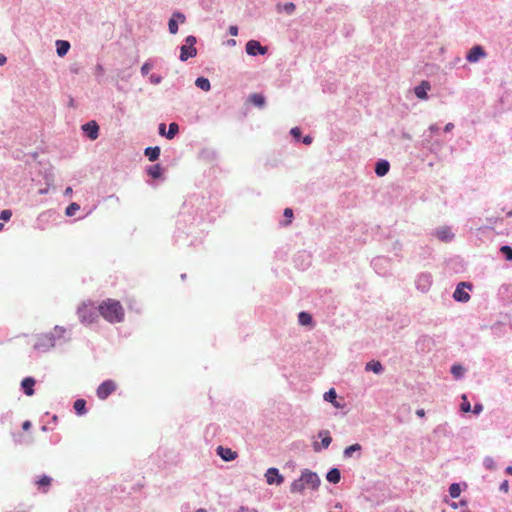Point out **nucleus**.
<instances>
[{"instance_id": "c03bdc74", "label": "nucleus", "mask_w": 512, "mask_h": 512, "mask_svg": "<svg viewBox=\"0 0 512 512\" xmlns=\"http://www.w3.org/2000/svg\"><path fill=\"white\" fill-rule=\"evenodd\" d=\"M285 10L288 13H292L295 10V5L293 3H287L285 5Z\"/></svg>"}, {"instance_id": "423d86ee", "label": "nucleus", "mask_w": 512, "mask_h": 512, "mask_svg": "<svg viewBox=\"0 0 512 512\" xmlns=\"http://www.w3.org/2000/svg\"><path fill=\"white\" fill-rule=\"evenodd\" d=\"M465 287L470 288L471 286L465 282L458 284L453 294V297L456 301L467 302L470 299V295L465 291Z\"/></svg>"}, {"instance_id": "39448f33", "label": "nucleus", "mask_w": 512, "mask_h": 512, "mask_svg": "<svg viewBox=\"0 0 512 512\" xmlns=\"http://www.w3.org/2000/svg\"><path fill=\"white\" fill-rule=\"evenodd\" d=\"M267 47L262 46L259 41L250 40L246 43V52L251 56H255L257 54L264 55L267 53Z\"/></svg>"}, {"instance_id": "603ef678", "label": "nucleus", "mask_w": 512, "mask_h": 512, "mask_svg": "<svg viewBox=\"0 0 512 512\" xmlns=\"http://www.w3.org/2000/svg\"><path fill=\"white\" fill-rule=\"evenodd\" d=\"M239 512H256V510H250L247 507H240Z\"/></svg>"}, {"instance_id": "7ed1b4c3", "label": "nucleus", "mask_w": 512, "mask_h": 512, "mask_svg": "<svg viewBox=\"0 0 512 512\" xmlns=\"http://www.w3.org/2000/svg\"><path fill=\"white\" fill-rule=\"evenodd\" d=\"M78 316L81 322L83 323H93L97 320L98 315L96 313V308L93 304H82L78 309Z\"/></svg>"}, {"instance_id": "f3484780", "label": "nucleus", "mask_w": 512, "mask_h": 512, "mask_svg": "<svg viewBox=\"0 0 512 512\" xmlns=\"http://www.w3.org/2000/svg\"><path fill=\"white\" fill-rule=\"evenodd\" d=\"M389 168H390L389 163L385 160H381V161L377 162V164H376L375 173L378 176L382 177L388 173Z\"/></svg>"}, {"instance_id": "37998d69", "label": "nucleus", "mask_w": 512, "mask_h": 512, "mask_svg": "<svg viewBox=\"0 0 512 512\" xmlns=\"http://www.w3.org/2000/svg\"><path fill=\"white\" fill-rule=\"evenodd\" d=\"M229 33L232 36H237L238 35V27L235 26V25L230 26L229 27Z\"/></svg>"}, {"instance_id": "cd10ccee", "label": "nucleus", "mask_w": 512, "mask_h": 512, "mask_svg": "<svg viewBox=\"0 0 512 512\" xmlns=\"http://www.w3.org/2000/svg\"><path fill=\"white\" fill-rule=\"evenodd\" d=\"M179 131V126L177 123H171L169 125V129H168V132L165 134L166 138L168 139H172L175 137V135L178 133Z\"/></svg>"}, {"instance_id": "b1692460", "label": "nucleus", "mask_w": 512, "mask_h": 512, "mask_svg": "<svg viewBox=\"0 0 512 512\" xmlns=\"http://www.w3.org/2000/svg\"><path fill=\"white\" fill-rule=\"evenodd\" d=\"M298 321L301 325H310L312 323V316L307 312H300L298 315Z\"/></svg>"}, {"instance_id": "5fc2aeb1", "label": "nucleus", "mask_w": 512, "mask_h": 512, "mask_svg": "<svg viewBox=\"0 0 512 512\" xmlns=\"http://www.w3.org/2000/svg\"><path fill=\"white\" fill-rule=\"evenodd\" d=\"M151 82L156 83V84H157V83H159V82H160V77L155 78V77L152 75V76H151Z\"/></svg>"}, {"instance_id": "13d9d810", "label": "nucleus", "mask_w": 512, "mask_h": 512, "mask_svg": "<svg viewBox=\"0 0 512 512\" xmlns=\"http://www.w3.org/2000/svg\"><path fill=\"white\" fill-rule=\"evenodd\" d=\"M506 471H507L508 474H512V467L511 466L508 467Z\"/></svg>"}, {"instance_id": "ddd939ff", "label": "nucleus", "mask_w": 512, "mask_h": 512, "mask_svg": "<svg viewBox=\"0 0 512 512\" xmlns=\"http://www.w3.org/2000/svg\"><path fill=\"white\" fill-rule=\"evenodd\" d=\"M52 483V478L47 475H42L36 482L38 490L46 493Z\"/></svg>"}, {"instance_id": "79ce46f5", "label": "nucleus", "mask_w": 512, "mask_h": 512, "mask_svg": "<svg viewBox=\"0 0 512 512\" xmlns=\"http://www.w3.org/2000/svg\"><path fill=\"white\" fill-rule=\"evenodd\" d=\"M482 409H483V406L481 404H475L474 408H473V410H471V412H473L474 414H479L482 412Z\"/></svg>"}, {"instance_id": "c85d7f7f", "label": "nucleus", "mask_w": 512, "mask_h": 512, "mask_svg": "<svg viewBox=\"0 0 512 512\" xmlns=\"http://www.w3.org/2000/svg\"><path fill=\"white\" fill-rule=\"evenodd\" d=\"M460 493H461V488L459 486V484L457 483H453L450 485L449 487V494L452 498H457L460 496Z\"/></svg>"}, {"instance_id": "4c0bfd02", "label": "nucleus", "mask_w": 512, "mask_h": 512, "mask_svg": "<svg viewBox=\"0 0 512 512\" xmlns=\"http://www.w3.org/2000/svg\"><path fill=\"white\" fill-rule=\"evenodd\" d=\"M172 16L176 19L177 23H184L186 21L185 15L181 12H174Z\"/></svg>"}, {"instance_id": "8fccbe9b", "label": "nucleus", "mask_w": 512, "mask_h": 512, "mask_svg": "<svg viewBox=\"0 0 512 512\" xmlns=\"http://www.w3.org/2000/svg\"><path fill=\"white\" fill-rule=\"evenodd\" d=\"M303 142H304L305 144H307V145H308V144H311V143H312V137H310V136H305V137L303 138Z\"/></svg>"}, {"instance_id": "f03ea898", "label": "nucleus", "mask_w": 512, "mask_h": 512, "mask_svg": "<svg viewBox=\"0 0 512 512\" xmlns=\"http://www.w3.org/2000/svg\"><path fill=\"white\" fill-rule=\"evenodd\" d=\"M320 485V478L315 472L304 469L301 476L294 480L290 486L292 493H302L305 489L316 490Z\"/></svg>"}, {"instance_id": "393cba45", "label": "nucleus", "mask_w": 512, "mask_h": 512, "mask_svg": "<svg viewBox=\"0 0 512 512\" xmlns=\"http://www.w3.org/2000/svg\"><path fill=\"white\" fill-rule=\"evenodd\" d=\"M147 173L149 176H151L154 179L159 178L162 174L160 165L156 164V165L149 167V169L147 170Z\"/></svg>"}, {"instance_id": "72a5a7b5", "label": "nucleus", "mask_w": 512, "mask_h": 512, "mask_svg": "<svg viewBox=\"0 0 512 512\" xmlns=\"http://www.w3.org/2000/svg\"><path fill=\"white\" fill-rule=\"evenodd\" d=\"M451 373L456 377L459 378L464 373V368L460 365H453L451 368Z\"/></svg>"}, {"instance_id": "0eeeda50", "label": "nucleus", "mask_w": 512, "mask_h": 512, "mask_svg": "<svg viewBox=\"0 0 512 512\" xmlns=\"http://www.w3.org/2000/svg\"><path fill=\"white\" fill-rule=\"evenodd\" d=\"M486 56V52L483 49V47L476 45L473 48L470 49L468 52L466 59L470 63L477 62L480 58H483Z\"/></svg>"}, {"instance_id": "5701e85b", "label": "nucleus", "mask_w": 512, "mask_h": 512, "mask_svg": "<svg viewBox=\"0 0 512 512\" xmlns=\"http://www.w3.org/2000/svg\"><path fill=\"white\" fill-rule=\"evenodd\" d=\"M318 436L321 438L322 447L327 448L332 441V438L329 435V431H327V430L320 431Z\"/></svg>"}, {"instance_id": "a878e982", "label": "nucleus", "mask_w": 512, "mask_h": 512, "mask_svg": "<svg viewBox=\"0 0 512 512\" xmlns=\"http://www.w3.org/2000/svg\"><path fill=\"white\" fill-rule=\"evenodd\" d=\"M85 406H86V401L84 399H77L74 402L73 407L78 414H84V413H86Z\"/></svg>"}, {"instance_id": "f257e3e1", "label": "nucleus", "mask_w": 512, "mask_h": 512, "mask_svg": "<svg viewBox=\"0 0 512 512\" xmlns=\"http://www.w3.org/2000/svg\"><path fill=\"white\" fill-rule=\"evenodd\" d=\"M97 310L109 323L122 322L125 317V311L122 304L118 300L112 298L102 301Z\"/></svg>"}, {"instance_id": "3c124183", "label": "nucleus", "mask_w": 512, "mask_h": 512, "mask_svg": "<svg viewBox=\"0 0 512 512\" xmlns=\"http://www.w3.org/2000/svg\"><path fill=\"white\" fill-rule=\"evenodd\" d=\"M6 61L7 58L3 54H0V66L4 65Z\"/></svg>"}, {"instance_id": "2f4dec72", "label": "nucleus", "mask_w": 512, "mask_h": 512, "mask_svg": "<svg viewBox=\"0 0 512 512\" xmlns=\"http://www.w3.org/2000/svg\"><path fill=\"white\" fill-rule=\"evenodd\" d=\"M361 449V446L359 444H353L351 446H348L344 450V456L345 457H351L353 455V452L359 451Z\"/></svg>"}, {"instance_id": "680f3d73", "label": "nucleus", "mask_w": 512, "mask_h": 512, "mask_svg": "<svg viewBox=\"0 0 512 512\" xmlns=\"http://www.w3.org/2000/svg\"><path fill=\"white\" fill-rule=\"evenodd\" d=\"M4 225L0 223V231L3 229Z\"/></svg>"}, {"instance_id": "a211bd4d", "label": "nucleus", "mask_w": 512, "mask_h": 512, "mask_svg": "<svg viewBox=\"0 0 512 512\" xmlns=\"http://www.w3.org/2000/svg\"><path fill=\"white\" fill-rule=\"evenodd\" d=\"M436 236H437V238H439L440 240H442L444 242H448L453 239V234H452L451 230L447 227L437 230Z\"/></svg>"}, {"instance_id": "a19ab883", "label": "nucleus", "mask_w": 512, "mask_h": 512, "mask_svg": "<svg viewBox=\"0 0 512 512\" xmlns=\"http://www.w3.org/2000/svg\"><path fill=\"white\" fill-rule=\"evenodd\" d=\"M291 134L296 138L298 139L301 135V131L298 127H294L291 129Z\"/></svg>"}, {"instance_id": "09e8293b", "label": "nucleus", "mask_w": 512, "mask_h": 512, "mask_svg": "<svg viewBox=\"0 0 512 512\" xmlns=\"http://www.w3.org/2000/svg\"><path fill=\"white\" fill-rule=\"evenodd\" d=\"M429 130L432 133H436L439 130V128H438V126L436 124H433V125H430Z\"/></svg>"}, {"instance_id": "ea45409f", "label": "nucleus", "mask_w": 512, "mask_h": 512, "mask_svg": "<svg viewBox=\"0 0 512 512\" xmlns=\"http://www.w3.org/2000/svg\"><path fill=\"white\" fill-rule=\"evenodd\" d=\"M186 42V45L188 47H195V44H196V38L192 35L188 36L185 40Z\"/></svg>"}, {"instance_id": "473e14b6", "label": "nucleus", "mask_w": 512, "mask_h": 512, "mask_svg": "<svg viewBox=\"0 0 512 512\" xmlns=\"http://www.w3.org/2000/svg\"><path fill=\"white\" fill-rule=\"evenodd\" d=\"M168 28L171 34H176L178 32V23L173 16L169 20Z\"/></svg>"}, {"instance_id": "c9c22d12", "label": "nucleus", "mask_w": 512, "mask_h": 512, "mask_svg": "<svg viewBox=\"0 0 512 512\" xmlns=\"http://www.w3.org/2000/svg\"><path fill=\"white\" fill-rule=\"evenodd\" d=\"M284 217L286 218V221H285L284 225H289L292 222V218H293V211H292V209L286 208L284 210Z\"/></svg>"}, {"instance_id": "7c9ffc66", "label": "nucleus", "mask_w": 512, "mask_h": 512, "mask_svg": "<svg viewBox=\"0 0 512 512\" xmlns=\"http://www.w3.org/2000/svg\"><path fill=\"white\" fill-rule=\"evenodd\" d=\"M80 209V206L73 202L71 203L65 210V214L69 217L75 215V213Z\"/></svg>"}, {"instance_id": "20e7f679", "label": "nucleus", "mask_w": 512, "mask_h": 512, "mask_svg": "<svg viewBox=\"0 0 512 512\" xmlns=\"http://www.w3.org/2000/svg\"><path fill=\"white\" fill-rule=\"evenodd\" d=\"M117 389V384L114 380H106L101 383L97 390V397L101 400H105L108 396H110Z\"/></svg>"}, {"instance_id": "f704fd0d", "label": "nucleus", "mask_w": 512, "mask_h": 512, "mask_svg": "<svg viewBox=\"0 0 512 512\" xmlns=\"http://www.w3.org/2000/svg\"><path fill=\"white\" fill-rule=\"evenodd\" d=\"M500 251L505 255L507 260H512V248L510 246H502Z\"/></svg>"}, {"instance_id": "9d476101", "label": "nucleus", "mask_w": 512, "mask_h": 512, "mask_svg": "<svg viewBox=\"0 0 512 512\" xmlns=\"http://www.w3.org/2000/svg\"><path fill=\"white\" fill-rule=\"evenodd\" d=\"M431 89V85L428 81H422L418 86L415 87L414 93L419 99H427V92Z\"/></svg>"}, {"instance_id": "e2e57ef3", "label": "nucleus", "mask_w": 512, "mask_h": 512, "mask_svg": "<svg viewBox=\"0 0 512 512\" xmlns=\"http://www.w3.org/2000/svg\"><path fill=\"white\" fill-rule=\"evenodd\" d=\"M314 448H315V450H319V447L317 444H315Z\"/></svg>"}, {"instance_id": "a18cd8bd", "label": "nucleus", "mask_w": 512, "mask_h": 512, "mask_svg": "<svg viewBox=\"0 0 512 512\" xmlns=\"http://www.w3.org/2000/svg\"><path fill=\"white\" fill-rule=\"evenodd\" d=\"M508 487H509V485H508V481H507V480H505V481L501 484V486H500V490H501V491H504V492H508Z\"/></svg>"}, {"instance_id": "c756f323", "label": "nucleus", "mask_w": 512, "mask_h": 512, "mask_svg": "<svg viewBox=\"0 0 512 512\" xmlns=\"http://www.w3.org/2000/svg\"><path fill=\"white\" fill-rule=\"evenodd\" d=\"M460 409L464 413L471 412V404L468 401L466 395H462V402H461V405H460Z\"/></svg>"}, {"instance_id": "4468645a", "label": "nucleus", "mask_w": 512, "mask_h": 512, "mask_svg": "<svg viewBox=\"0 0 512 512\" xmlns=\"http://www.w3.org/2000/svg\"><path fill=\"white\" fill-rule=\"evenodd\" d=\"M197 49L195 47H188L187 45L181 46L180 60L186 61L189 58L196 56Z\"/></svg>"}, {"instance_id": "dca6fc26", "label": "nucleus", "mask_w": 512, "mask_h": 512, "mask_svg": "<svg viewBox=\"0 0 512 512\" xmlns=\"http://www.w3.org/2000/svg\"><path fill=\"white\" fill-rule=\"evenodd\" d=\"M56 47L58 56L63 57L68 53L70 49V43L65 40H58L56 42Z\"/></svg>"}, {"instance_id": "4d7b16f0", "label": "nucleus", "mask_w": 512, "mask_h": 512, "mask_svg": "<svg viewBox=\"0 0 512 512\" xmlns=\"http://www.w3.org/2000/svg\"><path fill=\"white\" fill-rule=\"evenodd\" d=\"M417 416H424V411L423 410H418L417 411Z\"/></svg>"}, {"instance_id": "58836bf2", "label": "nucleus", "mask_w": 512, "mask_h": 512, "mask_svg": "<svg viewBox=\"0 0 512 512\" xmlns=\"http://www.w3.org/2000/svg\"><path fill=\"white\" fill-rule=\"evenodd\" d=\"M152 68V65L148 62L144 63L141 67V73L142 75H147L149 73V71L151 70Z\"/></svg>"}, {"instance_id": "bb28decb", "label": "nucleus", "mask_w": 512, "mask_h": 512, "mask_svg": "<svg viewBox=\"0 0 512 512\" xmlns=\"http://www.w3.org/2000/svg\"><path fill=\"white\" fill-rule=\"evenodd\" d=\"M337 394L335 389L331 388L328 392L324 394V399L326 401L331 402L334 406H338V403H336Z\"/></svg>"}, {"instance_id": "864d4df0", "label": "nucleus", "mask_w": 512, "mask_h": 512, "mask_svg": "<svg viewBox=\"0 0 512 512\" xmlns=\"http://www.w3.org/2000/svg\"><path fill=\"white\" fill-rule=\"evenodd\" d=\"M30 425H31V424H30V422H29V421H25V422L23 423L22 427H23V429H24V430H27V429L30 427Z\"/></svg>"}, {"instance_id": "412c9836", "label": "nucleus", "mask_w": 512, "mask_h": 512, "mask_svg": "<svg viewBox=\"0 0 512 512\" xmlns=\"http://www.w3.org/2000/svg\"><path fill=\"white\" fill-rule=\"evenodd\" d=\"M195 85L203 91H209L211 88L210 81L204 77H198L195 81Z\"/></svg>"}, {"instance_id": "e433bc0d", "label": "nucleus", "mask_w": 512, "mask_h": 512, "mask_svg": "<svg viewBox=\"0 0 512 512\" xmlns=\"http://www.w3.org/2000/svg\"><path fill=\"white\" fill-rule=\"evenodd\" d=\"M12 216V212L11 210H8V209H5L3 211H1L0 213V219L3 220V221H8Z\"/></svg>"}, {"instance_id": "2eb2a0df", "label": "nucleus", "mask_w": 512, "mask_h": 512, "mask_svg": "<svg viewBox=\"0 0 512 512\" xmlns=\"http://www.w3.org/2000/svg\"><path fill=\"white\" fill-rule=\"evenodd\" d=\"M146 157H148L149 161H156L160 156V148L158 146L155 147H147L144 151Z\"/></svg>"}, {"instance_id": "9b49d317", "label": "nucleus", "mask_w": 512, "mask_h": 512, "mask_svg": "<svg viewBox=\"0 0 512 512\" xmlns=\"http://www.w3.org/2000/svg\"><path fill=\"white\" fill-rule=\"evenodd\" d=\"M35 379L32 377H26L21 382V387L23 389V392L27 396H32L34 394V386H35Z\"/></svg>"}, {"instance_id": "1a4fd4ad", "label": "nucleus", "mask_w": 512, "mask_h": 512, "mask_svg": "<svg viewBox=\"0 0 512 512\" xmlns=\"http://www.w3.org/2000/svg\"><path fill=\"white\" fill-rule=\"evenodd\" d=\"M265 476L268 484L276 483L280 485L284 481V477L279 474L278 469L276 468H269Z\"/></svg>"}, {"instance_id": "de8ad7c7", "label": "nucleus", "mask_w": 512, "mask_h": 512, "mask_svg": "<svg viewBox=\"0 0 512 512\" xmlns=\"http://www.w3.org/2000/svg\"><path fill=\"white\" fill-rule=\"evenodd\" d=\"M165 129H166V125L165 124L162 123V124L159 125V133L161 135H165L166 134L165 133Z\"/></svg>"}, {"instance_id": "aec40b11", "label": "nucleus", "mask_w": 512, "mask_h": 512, "mask_svg": "<svg viewBox=\"0 0 512 512\" xmlns=\"http://www.w3.org/2000/svg\"><path fill=\"white\" fill-rule=\"evenodd\" d=\"M366 371H373L374 373L378 374L382 372L383 366L379 361H370L365 366Z\"/></svg>"}, {"instance_id": "052dcab7", "label": "nucleus", "mask_w": 512, "mask_h": 512, "mask_svg": "<svg viewBox=\"0 0 512 512\" xmlns=\"http://www.w3.org/2000/svg\"><path fill=\"white\" fill-rule=\"evenodd\" d=\"M195 512H207V511L203 508H200V509H197Z\"/></svg>"}, {"instance_id": "49530a36", "label": "nucleus", "mask_w": 512, "mask_h": 512, "mask_svg": "<svg viewBox=\"0 0 512 512\" xmlns=\"http://www.w3.org/2000/svg\"><path fill=\"white\" fill-rule=\"evenodd\" d=\"M453 128H454L453 123H448V124L445 125L444 131L445 132H450Z\"/></svg>"}, {"instance_id": "6e6552de", "label": "nucleus", "mask_w": 512, "mask_h": 512, "mask_svg": "<svg viewBox=\"0 0 512 512\" xmlns=\"http://www.w3.org/2000/svg\"><path fill=\"white\" fill-rule=\"evenodd\" d=\"M83 131L91 139L95 140L99 135V126L95 121H90L82 126Z\"/></svg>"}, {"instance_id": "6ab92c4d", "label": "nucleus", "mask_w": 512, "mask_h": 512, "mask_svg": "<svg viewBox=\"0 0 512 512\" xmlns=\"http://www.w3.org/2000/svg\"><path fill=\"white\" fill-rule=\"evenodd\" d=\"M249 101L257 107H263L265 104V97L261 94L254 93L250 95Z\"/></svg>"}, {"instance_id": "f8f14e48", "label": "nucleus", "mask_w": 512, "mask_h": 512, "mask_svg": "<svg viewBox=\"0 0 512 512\" xmlns=\"http://www.w3.org/2000/svg\"><path fill=\"white\" fill-rule=\"evenodd\" d=\"M217 454L224 460V461H232L237 457V453L230 448H225L223 446H218L217 448Z\"/></svg>"}, {"instance_id": "bf43d9fd", "label": "nucleus", "mask_w": 512, "mask_h": 512, "mask_svg": "<svg viewBox=\"0 0 512 512\" xmlns=\"http://www.w3.org/2000/svg\"><path fill=\"white\" fill-rule=\"evenodd\" d=\"M228 43L231 44V45H235L236 44L235 40H233V39L229 40Z\"/></svg>"}, {"instance_id": "4be33fe9", "label": "nucleus", "mask_w": 512, "mask_h": 512, "mask_svg": "<svg viewBox=\"0 0 512 512\" xmlns=\"http://www.w3.org/2000/svg\"><path fill=\"white\" fill-rule=\"evenodd\" d=\"M326 478L329 482L336 484L340 481V471L333 468L327 473Z\"/></svg>"}, {"instance_id": "6e6d98bb", "label": "nucleus", "mask_w": 512, "mask_h": 512, "mask_svg": "<svg viewBox=\"0 0 512 512\" xmlns=\"http://www.w3.org/2000/svg\"><path fill=\"white\" fill-rule=\"evenodd\" d=\"M72 192H73L72 188H71V187H67V188H66V190H65V192H64V194H65V195H71V194H72Z\"/></svg>"}]
</instances>
